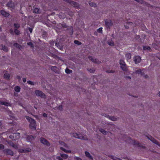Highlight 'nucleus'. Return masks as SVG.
Returning a JSON list of instances; mask_svg holds the SVG:
<instances>
[{"mask_svg":"<svg viewBox=\"0 0 160 160\" xmlns=\"http://www.w3.org/2000/svg\"><path fill=\"white\" fill-rule=\"evenodd\" d=\"M20 137V134L19 132L12 133L9 136V138L12 140L15 141Z\"/></svg>","mask_w":160,"mask_h":160,"instance_id":"obj_1","label":"nucleus"},{"mask_svg":"<svg viewBox=\"0 0 160 160\" xmlns=\"http://www.w3.org/2000/svg\"><path fill=\"white\" fill-rule=\"evenodd\" d=\"M119 62L121 66V68L122 70L124 71H127L128 70L126 66V64L123 60L121 59L119 60Z\"/></svg>","mask_w":160,"mask_h":160,"instance_id":"obj_2","label":"nucleus"},{"mask_svg":"<svg viewBox=\"0 0 160 160\" xmlns=\"http://www.w3.org/2000/svg\"><path fill=\"white\" fill-rule=\"evenodd\" d=\"M105 25L107 29H110L111 27L113 25V23L112 21L108 19H105L104 20Z\"/></svg>","mask_w":160,"mask_h":160,"instance_id":"obj_3","label":"nucleus"},{"mask_svg":"<svg viewBox=\"0 0 160 160\" xmlns=\"http://www.w3.org/2000/svg\"><path fill=\"white\" fill-rule=\"evenodd\" d=\"M35 93L37 96L40 97L42 98H46V95L41 91L36 90L35 91Z\"/></svg>","mask_w":160,"mask_h":160,"instance_id":"obj_4","label":"nucleus"},{"mask_svg":"<svg viewBox=\"0 0 160 160\" xmlns=\"http://www.w3.org/2000/svg\"><path fill=\"white\" fill-rule=\"evenodd\" d=\"M67 2L70 3L71 5H73V7L75 8H78L79 7V4L75 2L70 0H66Z\"/></svg>","mask_w":160,"mask_h":160,"instance_id":"obj_5","label":"nucleus"},{"mask_svg":"<svg viewBox=\"0 0 160 160\" xmlns=\"http://www.w3.org/2000/svg\"><path fill=\"white\" fill-rule=\"evenodd\" d=\"M29 128L33 130H36V122L35 120H32L30 122L29 125Z\"/></svg>","mask_w":160,"mask_h":160,"instance_id":"obj_6","label":"nucleus"},{"mask_svg":"<svg viewBox=\"0 0 160 160\" xmlns=\"http://www.w3.org/2000/svg\"><path fill=\"white\" fill-rule=\"evenodd\" d=\"M146 137L148 138V139L150 140L153 143L158 145L160 147V143H159V142L157 140L154 139L151 136L148 135V136H147Z\"/></svg>","mask_w":160,"mask_h":160,"instance_id":"obj_7","label":"nucleus"},{"mask_svg":"<svg viewBox=\"0 0 160 160\" xmlns=\"http://www.w3.org/2000/svg\"><path fill=\"white\" fill-rule=\"evenodd\" d=\"M40 140L41 143L47 146H49L50 144L49 142L46 139L41 137L40 138Z\"/></svg>","mask_w":160,"mask_h":160,"instance_id":"obj_8","label":"nucleus"},{"mask_svg":"<svg viewBox=\"0 0 160 160\" xmlns=\"http://www.w3.org/2000/svg\"><path fill=\"white\" fill-rule=\"evenodd\" d=\"M88 58L89 60L91 61L92 62L95 63L100 64L101 63V61L98 60V59L95 58L91 56L88 57Z\"/></svg>","mask_w":160,"mask_h":160,"instance_id":"obj_9","label":"nucleus"},{"mask_svg":"<svg viewBox=\"0 0 160 160\" xmlns=\"http://www.w3.org/2000/svg\"><path fill=\"white\" fill-rule=\"evenodd\" d=\"M132 143L133 145L137 147H141L143 149L145 148V147L143 146L141 143L139 142H138L137 141L134 140L132 142Z\"/></svg>","mask_w":160,"mask_h":160,"instance_id":"obj_10","label":"nucleus"},{"mask_svg":"<svg viewBox=\"0 0 160 160\" xmlns=\"http://www.w3.org/2000/svg\"><path fill=\"white\" fill-rule=\"evenodd\" d=\"M18 151L21 153H28L31 151V149L29 148L20 149H19Z\"/></svg>","mask_w":160,"mask_h":160,"instance_id":"obj_11","label":"nucleus"},{"mask_svg":"<svg viewBox=\"0 0 160 160\" xmlns=\"http://www.w3.org/2000/svg\"><path fill=\"white\" fill-rule=\"evenodd\" d=\"M6 6L8 8L14 9L15 7V4L14 3L12 2V1H9L6 4Z\"/></svg>","mask_w":160,"mask_h":160,"instance_id":"obj_12","label":"nucleus"},{"mask_svg":"<svg viewBox=\"0 0 160 160\" xmlns=\"http://www.w3.org/2000/svg\"><path fill=\"white\" fill-rule=\"evenodd\" d=\"M0 13L2 16L5 18H8L10 15V14L9 13L6 12L4 10H0Z\"/></svg>","mask_w":160,"mask_h":160,"instance_id":"obj_13","label":"nucleus"},{"mask_svg":"<svg viewBox=\"0 0 160 160\" xmlns=\"http://www.w3.org/2000/svg\"><path fill=\"white\" fill-rule=\"evenodd\" d=\"M67 30L68 31V34L70 36H71L73 34V28L72 26H70L69 27H68V28H67Z\"/></svg>","mask_w":160,"mask_h":160,"instance_id":"obj_14","label":"nucleus"},{"mask_svg":"<svg viewBox=\"0 0 160 160\" xmlns=\"http://www.w3.org/2000/svg\"><path fill=\"white\" fill-rule=\"evenodd\" d=\"M26 138L27 141L28 142H31L34 139V138L32 135H27Z\"/></svg>","mask_w":160,"mask_h":160,"instance_id":"obj_15","label":"nucleus"},{"mask_svg":"<svg viewBox=\"0 0 160 160\" xmlns=\"http://www.w3.org/2000/svg\"><path fill=\"white\" fill-rule=\"evenodd\" d=\"M141 61V58L140 56H136L134 57V61L136 64L139 63Z\"/></svg>","mask_w":160,"mask_h":160,"instance_id":"obj_16","label":"nucleus"},{"mask_svg":"<svg viewBox=\"0 0 160 160\" xmlns=\"http://www.w3.org/2000/svg\"><path fill=\"white\" fill-rule=\"evenodd\" d=\"M73 136L76 138H77L81 139H85L84 137L81 136V135L80 134H79L76 133H73Z\"/></svg>","mask_w":160,"mask_h":160,"instance_id":"obj_17","label":"nucleus"},{"mask_svg":"<svg viewBox=\"0 0 160 160\" xmlns=\"http://www.w3.org/2000/svg\"><path fill=\"white\" fill-rule=\"evenodd\" d=\"M6 154L11 156H13L14 154L13 152L10 149H6L4 150Z\"/></svg>","mask_w":160,"mask_h":160,"instance_id":"obj_18","label":"nucleus"},{"mask_svg":"<svg viewBox=\"0 0 160 160\" xmlns=\"http://www.w3.org/2000/svg\"><path fill=\"white\" fill-rule=\"evenodd\" d=\"M50 68L53 71L55 72V73H58L59 72V71L58 68L56 66H50Z\"/></svg>","mask_w":160,"mask_h":160,"instance_id":"obj_19","label":"nucleus"},{"mask_svg":"<svg viewBox=\"0 0 160 160\" xmlns=\"http://www.w3.org/2000/svg\"><path fill=\"white\" fill-rule=\"evenodd\" d=\"M85 154L86 156L89 159L92 160H93V158L90 155V153L87 151H85Z\"/></svg>","mask_w":160,"mask_h":160,"instance_id":"obj_20","label":"nucleus"},{"mask_svg":"<svg viewBox=\"0 0 160 160\" xmlns=\"http://www.w3.org/2000/svg\"><path fill=\"white\" fill-rule=\"evenodd\" d=\"M33 12L36 13H39L40 12V10L38 8H36L34 9Z\"/></svg>","mask_w":160,"mask_h":160,"instance_id":"obj_21","label":"nucleus"},{"mask_svg":"<svg viewBox=\"0 0 160 160\" xmlns=\"http://www.w3.org/2000/svg\"><path fill=\"white\" fill-rule=\"evenodd\" d=\"M125 56L127 58V60H128L131 58V54L130 53H127L125 55Z\"/></svg>","mask_w":160,"mask_h":160,"instance_id":"obj_22","label":"nucleus"},{"mask_svg":"<svg viewBox=\"0 0 160 160\" xmlns=\"http://www.w3.org/2000/svg\"><path fill=\"white\" fill-rule=\"evenodd\" d=\"M2 49L4 51L7 52L8 51V48L6 47L5 45H1Z\"/></svg>","mask_w":160,"mask_h":160,"instance_id":"obj_23","label":"nucleus"},{"mask_svg":"<svg viewBox=\"0 0 160 160\" xmlns=\"http://www.w3.org/2000/svg\"><path fill=\"white\" fill-rule=\"evenodd\" d=\"M14 89L16 92H19L20 91L21 88L19 86H16L14 87Z\"/></svg>","mask_w":160,"mask_h":160,"instance_id":"obj_24","label":"nucleus"},{"mask_svg":"<svg viewBox=\"0 0 160 160\" xmlns=\"http://www.w3.org/2000/svg\"><path fill=\"white\" fill-rule=\"evenodd\" d=\"M143 49L144 50H148V51H150L151 49V48L150 47H149V46H143Z\"/></svg>","mask_w":160,"mask_h":160,"instance_id":"obj_25","label":"nucleus"},{"mask_svg":"<svg viewBox=\"0 0 160 160\" xmlns=\"http://www.w3.org/2000/svg\"><path fill=\"white\" fill-rule=\"evenodd\" d=\"M59 17L60 18L62 19H64L65 18V14L62 12H60L59 13Z\"/></svg>","mask_w":160,"mask_h":160,"instance_id":"obj_26","label":"nucleus"},{"mask_svg":"<svg viewBox=\"0 0 160 160\" xmlns=\"http://www.w3.org/2000/svg\"><path fill=\"white\" fill-rule=\"evenodd\" d=\"M10 104L7 102L0 101V104L4 105L6 106H8Z\"/></svg>","mask_w":160,"mask_h":160,"instance_id":"obj_27","label":"nucleus"},{"mask_svg":"<svg viewBox=\"0 0 160 160\" xmlns=\"http://www.w3.org/2000/svg\"><path fill=\"white\" fill-rule=\"evenodd\" d=\"M99 131L104 135H107L108 133V132L107 131L102 128H100L99 129Z\"/></svg>","mask_w":160,"mask_h":160,"instance_id":"obj_28","label":"nucleus"},{"mask_svg":"<svg viewBox=\"0 0 160 160\" xmlns=\"http://www.w3.org/2000/svg\"><path fill=\"white\" fill-rule=\"evenodd\" d=\"M89 3L90 5L92 7H97V4L95 2H89Z\"/></svg>","mask_w":160,"mask_h":160,"instance_id":"obj_29","label":"nucleus"},{"mask_svg":"<svg viewBox=\"0 0 160 160\" xmlns=\"http://www.w3.org/2000/svg\"><path fill=\"white\" fill-rule=\"evenodd\" d=\"M13 26L15 29H18L20 27V24L18 23H14L13 24Z\"/></svg>","mask_w":160,"mask_h":160,"instance_id":"obj_30","label":"nucleus"},{"mask_svg":"<svg viewBox=\"0 0 160 160\" xmlns=\"http://www.w3.org/2000/svg\"><path fill=\"white\" fill-rule=\"evenodd\" d=\"M10 77V75L8 73H5L4 75V78L7 80L9 79Z\"/></svg>","mask_w":160,"mask_h":160,"instance_id":"obj_31","label":"nucleus"},{"mask_svg":"<svg viewBox=\"0 0 160 160\" xmlns=\"http://www.w3.org/2000/svg\"><path fill=\"white\" fill-rule=\"evenodd\" d=\"M14 32L17 35H18L20 34V31L19 30H18V29H14Z\"/></svg>","mask_w":160,"mask_h":160,"instance_id":"obj_32","label":"nucleus"},{"mask_svg":"<svg viewBox=\"0 0 160 160\" xmlns=\"http://www.w3.org/2000/svg\"><path fill=\"white\" fill-rule=\"evenodd\" d=\"M87 70L91 73H94L95 71V69L93 68H88L87 69Z\"/></svg>","mask_w":160,"mask_h":160,"instance_id":"obj_33","label":"nucleus"},{"mask_svg":"<svg viewBox=\"0 0 160 160\" xmlns=\"http://www.w3.org/2000/svg\"><path fill=\"white\" fill-rule=\"evenodd\" d=\"M26 119L29 122H30L32 120H34L33 119L31 118V117H29L28 116H25Z\"/></svg>","mask_w":160,"mask_h":160,"instance_id":"obj_34","label":"nucleus"},{"mask_svg":"<svg viewBox=\"0 0 160 160\" xmlns=\"http://www.w3.org/2000/svg\"><path fill=\"white\" fill-rule=\"evenodd\" d=\"M60 149L65 152L71 153V151L67 150L66 149L62 147H60Z\"/></svg>","mask_w":160,"mask_h":160,"instance_id":"obj_35","label":"nucleus"},{"mask_svg":"<svg viewBox=\"0 0 160 160\" xmlns=\"http://www.w3.org/2000/svg\"><path fill=\"white\" fill-rule=\"evenodd\" d=\"M60 156L64 159H67L68 158V155L65 154H61Z\"/></svg>","mask_w":160,"mask_h":160,"instance_id":"obj_36","label":"nucleus"},{"mask_svg":"<svg viewBox=\"0 0 160 160\" xmlns=\"http://www.w3.org/2000/svg\"><path fill=\"white\" fill-rule=\"evenodd\" d=\"M65 72L67 74H70L72 72V71L71 70L67 68L65 69Z\"/></svg>","mask_w":160,"mask_h":160,"instance_id":"obj_37","label":"nucleus"},{"mask_svg":"<svg viewBox=\"0 0 160 160\" xmlns=\"http://www.w3.org/2000/svg\"><path fill=\"white\" fill-rule=\"evenodd\" d=\"M61 26L63 28H68V27H69V26H68L65 23H62L61 25Z\"/></svg>","mask_w":160,"mask_h":160,"instance_id":"obj_38","label":"nucleus"},{"mask_svg":"<svg viewBox=\"0 0 160 160\" xmlns=\"http://www.w3.org/2000/svg\"><path fill=\"white\" fill-rule=\"evenodd\" d=\"M74 42L76 44L78 45H80L82 44V43L78 40H75L74 41Z\"/></svg>","mask_w":160,"mask_h":160,"instance_id":"obj_39","label":"nucleus"},{"mask_svg":"<svg viewBox=\"0 0 160 160\" xmlns=\"http://www.w3.org/2000/svg\"><path fill=\"white\" fill-rule=\"evenodd\" d=\"M102 28L100 27L99 28L97 29V32L99 33H102Z\"/></svg>","mask_w":160,"mask_h":160,"instance_id":"obj_40","label":"nucleus"},{"mask_svg":"<svg viewBox=\"0 0 160 160\" xmlns=\"http://www.w3.org/2000/svg\"><path fill=\"white\" fill-rule=\"evenodd\" d=\"M108 44L109 46H113L114 45V43L112 41L108 42Z\"/></svg>","mask_w":160,"mask_h":160,"instance_id":"obj_41","label":"nucleus"},{"mask_svg":"<svg viewBox=\"0 0 160 160\" xmlns=\"http://www.w3.org/2000/svg\"><path fill=\"white\" fill-rule=\"evenodd\" d=\"M27 44L28 46H30V47L32 48H34V46L32 43V42H30L27 43Z\"/></svg>","mask_w":160,"mask_h":160,"instance_id":"obj_42","label":"nucleus"},{"mask_svg":"<svg viewBox=\"0 0 160 160\" xmlns=\"http://www.w3.org/2000/svg\"><path fill=\"white\" fill-rule=\"evenodd\" d=\"M111 158H112V159H113V160H121V159H120L119 158H116V157H114V156H111Z\"/></svg>","mask_w":160,"mask_h":160,"instance_id":"obj_43","label":"nucleus"},{"mask_svg":"<svg viewBox=\"0 0 160 160\" xmlns=\"http://www.w3.org/2000/svg\"><path fill=\"white\" fill-rule=\"evenodd\" d=\"M27 83L29 84L34 85V82H32L31 81L28 80L27 81Z\"/></svg>","mask_w":160,"mask_h":160,"instance_id":"obj_44","label":"nucleus"},{"mask_svg":"<svg viewBox=\"0 0 160 160\" xmlns=\"http://www.w3.org/2000/svg\"><path fill=\"white\" fill-rule=\"evenodd\" d=\"M136 74H141V73H142V71L140 69L137 70L136 71Z\"/></svg>","mask_w":160,"mask_h":160,"instance_id":"obj_45","label":"nucleus"},{"mask_svg":"<svg viewBox=\"0 0 160 160\" xmlns=\"http://www.w3.org/2000/svg\"><path fill=\"white\" fill-rule=\"evenodd\" d=\"M13 46L17 48H19V47L20 46V45L17 43H14Z\"/></svg>","mask_w":160,"mask_h":160,"instance_id":"obj_46","label":"nucleus"},{"mask_svg":"<svg viewBox=\"0 0 160 160\" xmlns=\"http://www.w3.org/2000/svg\"><path fill=\"white\" fill-rule=\"evenodd\" d=\"M106 72L109 73H114L115 72V71L114 70H107Z\"/></svg>","mask_w":160,"mask_h":160,"instance_id":"obj_47","label":"nucleus"},{"mask_svg":"<svg viewBox=\"0 0 160 160\" xmlns=\"http://www.w3.org/2000/svg\"><path fill=\"white\" fill-rule=\"evenodd\" d=\"M135 1H137L138 2H139L141 4H142L143 2V0H134Z\"/></svg>","mask_w":160,"mask_h":160,"instance_id":"obj_48","label":"nucleus"},{"mask_svg":"<svg viewBox=\"0 0 160 160\" xmlns=\"http://www.w3.org/2000/svg\"><path fill=\"white\" fill-rule=\"evenodd\" d=\"M4 148V146L2 144H0V150H2Z\"/></svg>","mask_w":160,"mask_h":160,"instance_id":"obj_49","label":"nucleus"},{"mask_svg":"<svg viewBox=\"0 0 160 160\" xmlns=\"http://www.w3.org/2000/svg\"><path fill=\"white\" fill-rule=\"evenodd\" d=\"M9 32L12 35H13L14 34L13 31L12 29L9 30Z\"/></svg>","mask_w":160,"mask_h":160,"instance_id":"obj_50","label":"nucleus"},{"mask_svg":"<svg viewBox=\"0 0 160 160\" xmlns=\"http://www.w3.org/2000/svg\"><path fill=\"white\" fill-rule=\"evenodd\" d=\"M75 160H82L81 158L78 157H76L75 158Z\"/></svg>","mask_w":160,"mask_h":160,"instance_id":"obj_51","label":"nucleus"},{"mask_svg":"<svg viewBox=\"0 0 160 160\" xmlns=\"http://www.w3.org/2000/svg\"><path fill=\"white\" fill-rule=\"evenodd\" d=\"M10 144L11 145V146H12L13 147H14V148H16L17 147V146H16V145H15V144H14L13 143H12L11 144V143H10Z\"/></svg>","mask_w":160,"mask_h":160,"instance_id":"obj_52","label":"nucleus"},{"mask_svg":"<svg viewBox=\"0 0 160 160\" xmlns=\"http://www.w3.org/2000/svg\"><path fill=\"white\" fill-rule=\"evenodd\" d=\"M56 158L59 160H63L59 156H57L56 157Z\"/></svg>","mask_w":160,"mask_h":160,"instance_id":"obj_53","label":"nucleus"},{"mask_svg":"<svg viewBox=\"0 0 160 160\" xmlns=\"http://www.w3.org/2000/svg\"><path fill=\"white\" fill-rule=\"evenodd\" d=\"M28 30L31 33L32 32V29L31 28H29Z\"/></svg>","mask_w":160,"mask_h":160,"instance_id":"obj_54","label":"nucleus"},{"mask_svg":"<svg viewBox=\"0 0 160 160\" xmlns=\"http://www.w3.org/2000/svg\"><path fill=\"white\" fill-rule=\"evenodd\" d=\"M17 78L18 80H20L21 79V77L19 76H17Z\"/></svg>","mask_w":160,"mask_h":160,"instance_id":"obj_55","label":"nucleus"},{"mask_svg":"<svg viewBox=\"0 0 160 160\" xmlns=\"http://www.w3.org/2000/svg\"><path fill=\"white\" fill-rule=\"evenodd\" d=\"M110 119L112 121H115L116 118H114L113 117H111Z\"/></svg>","mask_w":160,"mask_h":160,"instance_id":"obj_56","label":"nucleus"},{"mask_svg":"<svg viewBox=\"0 0 160 160\" xmlns=\"http://www.w3.org/2000/svg\"><path fill=\"white\" fill-rule=\"evenodd\" d=\"M42 116L44 117H47V114H46V113H44L42 114Z\"/></svg>","mask_w":160,"mask_h":160,"instance_id":"obj_57","label":"nucleus"},{"mask_svg":"<svg viewBox=\"0 0 160 160\" xmlns=\"http://www.w3.org/2000/svg\"><path fill=\"white\" fill-rule=\"evenodd\" d=\"M22 81L23 82H25L26 81V78H22Z\"/></svg>","mask_w":160,"mask_h":160,"instance_id":"obj_58","label":"nucleus"},{"mask_svg":"<svg viewBox=\"0 0 160 160\" xmlns=\"http://www.w3.org/2000/svg\"><path fill=\"white\" fill-rule=\"evenodd\" d=\"M59 108L60 109V108L62 109V106H59Z\"/></svg>","mask_w":160,"mask_h":160,"instance_id":"obj_59","label":"nucleus"},{"mask_svg":"<svg viewBox=\"0 0 160 160\" xmlns=\"http://www.w3.org/2000/svg\"><path fill=\"white\" fill-rule=\"evenodd\" d=\"M58 43H56L55 45L56 46H57V47H58Z\"/></svg>","mask_w":160,"mask_h":160,"instance_id":"obj_60","label":"nucleus"},{"mask_svg":"<svg viewBox=\"0 0 160 160\" xmlns=\"http://www.w3.org/2000/svg\"><path fill=\"white\" fill-rule=\"evenodd\" d=\"M125 28H129L128 27V26H125Z\"/></svg>","mask_w":160,"mask_h":160,"instance_id":"obj_61","label":"nucleus"},{"mask_svg":"<svg viewBox=\"0 0 160 160\" xmlns=\"http://www.w3.org/2000/svg\"><path fill=\"white\" fill-rule=\"evenodd\" d=\"M18 94L17 93H14V95L15 96H17L18 95Z\"/></svg>","mask_w":160,"mask_h":160,"instance_id":"obj_62","label":"nucleus"},{"mask_svg":"<svg viewBox=\"0 0 160 160\" xmlns=\"http://www.w3.org/2000/svg\"><path fill=\"white\" fill-rule=\"evenodd\" d=\"M2 31V28L1 27H0V32H1Z\"/></svg>","mask_w":160,"mask_h":160,"instance_id":"obj_63","label":"nucleus"},{"mask_svg":"<svg viewBox=\"0 0 160 160\" xmlns=\"http://www.w3.org/2000/svg\"><path fill=\"white\" fill-rule=\"evenodd\" d=\"M158 96H160V92L158 93Z\"/></svg>","mask_w":160,"mask_h":160,"instance_id":"obj_64","label":"nucleus"}]
</instances>
